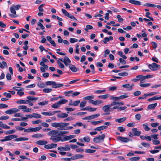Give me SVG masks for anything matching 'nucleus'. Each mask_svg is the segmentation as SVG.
<instances>
[{"instance_id": "f257e3e1", "label": "nucleus", "mask_w": 161, "mask_h": 161, "mask_svg": "<svg viewBox=\"0 0 161 161\" xmlns=\"http://www.w3.org/2000/svg\"><path fill=\"white\" fill-rule=\"evenodd\" d=\"M59 131L58 130H53L50 131L48 133V135L51 136L50 139L54 142H56L59 141L63 142V139L58 135Z\"/></svg>"}, {"instance_id": "f03ea898", "label": "nucleus", "mask_w": 161, "mask_h": 161, "mask_svg": "<svg viewBox=\"0 0 161 161\" xmlns=\"http://www.w3.org/2000/svg\"><path fill=\"white\" fill-rule=\"evenodd\" d=\"M105 135L103 134L101 135H99L97 136L94 137L93 139V142L96 143H99L104 141Z\"/></svg>"}, {"instance_id": "7ed1b4c3", "label": "nucleus", "mask_w": 161, "mask_h": 161, "mask_svg": "<svg viewBox=\"0 0 161 161\" xmlns=\"http://www.w3.org/2000/svg\"><path fill=\"white\" fill-rule=\"evenodd\" d=\"M46 85H52L54 88L60 87L63 86V85L61 84H57L56 82L51 81H47L46 82Z\"/></svg>"}, {"instance_id": "20e7f679", "label": "nucleus", "mask_w": 161, "mask_h": 161, "mask_svg": "<svg viewBox=\"0 0 161 161\" xmlns=\"http://www.w3.org/2000/svg\"><path fill=\"white\" fill-rule=\"evenodd\" d=\"M10 9L12 14H9L8 15L11 18H15L18 16V15L16 14L15 10L12 6L10 7Z\"/></svg>"}, {"instance_id": "39448f33", "label": "nucleus", "mask_w": 161, "mask_h": 161, "mask_svg": "<svg viewBox=\"0 0 161 161\" xmlns=\"http://www.w3.org/2000/svg\"><path fill=\"white\" fill-rule=\"evenodd\" d=\"M26 98V103H28L31 106L33 105V103L31 102V101H36L38 99V97H32L31 96H29L27 97Z\"/></svg>"}, {"instance_id": "423d86ee", "label": "nucleus", "mask_w": 161, "mask_h": 161, "mask_svg": "<svg viewBox=\"0 0 161 161\" xmlns=\"http://www.w3.org/2000/svg\"><path fill=\"white\" fill-rule=\"evenodd\" d=\"M61 11L65 15L67 16L68 18L75 20V21H77V19L75 18V17L72 15L70 14L67 11L64 9L62 8Z\"/></svg>"}, {"instance_id": "0eeeda50", "label": "nucleus", "mask_w": 161, "mask_h": 161, "mask_svg": "<svg viewBox=\"0 0 161 161\" xmlns=\"http://www.w3.org/2000/svg\"><path fill=\"white\" fill-rule=\"evenodd\" d=\"M42 129V127L41 126L37 127L35 128H30L27 129V130H25V131H26V132L29 133L31 132H36Z\"/></svg>"}, {"instance_id": "6e6552de", "label": "nucleus", "mask_w": 161, "mask_h": 161, "mask_svg": "<svg viewBox=\"0 0 161 161\" xmlns=\"http://www.w3.org/2000/svg\"><path fill=\"white\" fill-rule=\"evenodd\" d=\"M149 68L153 71H156L157 70V68H160V65L157 64L155 63H153L152 64H149L148 65Z\"/></svg>"}, {"instance_id": "1a4fd4ad", "label": "nucleus", "mask_w": 161, "mask_h": 161, "mask_svg": "<svg viewBox=\"0 0 161 161\" xmlns=\"http://www.w3.org/2000/svg\"><path fill=\"white\" fill-rule=\"evenodd\" d=\"M19 111V110L17 108H12L5 111V113L7 114H11Z\"/></svg>"}, {"instance_id": "9d476101", "label": "nucleus", "mask_w": 161, "mask_h": 161, "mask_svg": "<svg viewBox=\"0 0 161 161\" xmlns=\"http://www.w3.org/2000/svg\"><path fill=\"white\" fill-rule=\"evenodd\" d=\"M19 109H21L24 112H30L31 111V109L27 108L26 106L25 105H20L18 106Z\"/></svg>"}, {"instance_id": "9b49d317", "label": "nucleus", "mask_w": 161, "mask_h": 161, "mask_svg": "<svg viewBox=\"0 0 161 161\" xmlns=\"http://www.w3.org/2000/svg\"><path fill=\"white\" fill-rule=\"evenodd\" d=\"M58 149L60 151H69L70 148L69 145H66L64 147H58Z\"/></svg>"}, {"instance_id": "f8f14e48", "label": "nucleus", "mask_w": 161, "mask_h": 161, "mask_svg": "<svg viewBox=\"0 0 161 161\" xmlns=\"http://www.w3.org/2000/svg\"><path fill=\"white\" fill-rule=\"evenodd\" d=\"M64 63L66 66H68L69 65V64H70L71 61L69 58L67 56H65L63 59Z\"/></svg>"}, {"instance_id": "ddd939ff", "label": "nucleus", "mask_w": 161, "mask_h": 161, "mask_svg": "<svg viewBox=\"0 0 161 161\" xmlns=\"http://www.w3.org/2000/svg\"><path fill=\"white\" fill-rule=\"evenodd\" d=\"M80 110H87L89 112H92L96 110L97 108H92L90 106H86L84 108H81Z\"/></svg>"}, {"instance_id": "4468645a", "label": "nucleus", "mask_w": 161, "mask_h": 161, "mask_svg": "<svg viewBox=\"0 0 161 161\" xmlns=\"http://www.w3.org/2000/svg\"><path fill=\"white\" fill-rule=\"evenodd\" d=\"M94 95H92L90 96H87L86 97H85L83 98V99L84 100H88V102L92 104V101H93L92 99H93L94 98Z\"/></svg>"}, {"instance_id": "2eb2a0df", "label": "nucleus", "mask_w": 161, "mask_h": 161, "mask_svg": "<svg viewBox=\"0 0 161 161\" xmlns=\"http://www.w3.org/2000/svg\"><path fill=\"white\" fill-rule=\"evenodd\" d=\"M57 144L55 143H52L50 144L46 145H45L44 147L47 149H49L53 148H54L57 147Z\"/></svg>"}, {"instance_id": "dca6fc26", "label": "nucleus", "mask_w": 161, "mask_h": 161, "mask_svg": "<svg viewBox=\"0 0 161 161\" xmlns=\"http://www.w3.org/2000/svg\"><path fill=\"white\" fill-rule=\"evenodd\" d=\"M118 139L122 142H127L130 141V139L126 137L119 136L117 137Z\"/></svg>"}, {"instance_id": "f3484780", "label": "nucleus", "mask_w": 161, "mask_h": 161, "mask_svg": "<svg viewBox=\"0 0 161 161\" xmlns=\"http://www.w3.org/2000/svg\"><path fill=\"white\" fill-rule=\"evenodd\" d=\"M132 132L133 133L134 136H139L141 133L140 131L137 130V128H134L132 130Z\"/></svg>"}, {"instance_id": "a211bd4d", "label": "nucleus", "mask_w": 161, "mask_h": 161, "mask_svg": "<svg viewBox=\"0 0 161 161\" xmlns=\"http://www.w3.org/2000/svg\"><path fill=\"white\" fill-rule=\"evenodd\" d=\"M110 108L111 107L109 104L105 105L102 107V110L104 111L105 112H107L108 111H111V109H110Z\"/></svg>"}, {"instance_id": "6ab92c4d", "label": "nucleus", "mask_w": 161, "mask_h": 161, "mask_svg": "<svg viewBox=\"0 0 161 161\" xmlns=\"http://www.w3.org/2000/svg\"><path fill=\"white\" fill-rule=\"evenodd\" d=\"M84 157V155H83L78 154L73 156H72V158H73V160H76L78 159L83 158Z\"/></svg>"}, {"instance_id": "aec40b11", "label": "nucleus", "mask_w": 161, "mask_h": 161, "mask_svg": "<svg viewBox=\"0 0 161 161\" xmlns=\"http://www.w3.org/2000/svg\"><path fill=\"white\" fill-rule=\"evenodd\" d=\"M18 137V136L17 135H10L7 136H6L5 137L6 141H10L12 139L14 138H16Z\"/></svg>"}, {"instance_id": "412c9836", "label": "nucleus", "mask_w": 161, "mask_h": 161, "mask_svg": "<svg viewBox=\"0 0 161 161\" xmlns=\"http://www.w3.org/2000/svg\"><path fill=\"white\" fill-rule=\"evenodd\" d=\"M52 127L55 128H61L62 127V122L57 123L55 122L52 123L51 124Z\"/></svg>"}, {"instance_id": "4be33fe9", "label": "nucleus", "mask_w": 161, "mask_h": 161, "mask_svg": "<svg viewBox=\"0 0 161 161\" xmlns=\"http://www.w3.org/2000/svg\"><path fill=\"white\" fill-rule=\"evenodd\" d=\"M69 67L70 70L73 72H75L77 71V68L73 64H69Z\"/></svg>"}, {"instance_id": "5701e85b", "label": "nucleus", "mask_w": 161, "mask_h": 161, "mask_svg": "<svg viewBox=\"0 0 161 161\" xmlns=\"http://www.w3.org/2000/svg\"><path fill=\"white\" fill-rule=\"evenodd\" d=\"M69 123H66L62 122V127L58 128V130H65V128H66L65 126L68 125Z\"/></svg>"}, {"instance_id": "b1692460", "label": "nucleus", "mask_w": 161, "mask_h": 161, "mask_svg": "<svg viewBox=\"0 0 161 161\" xmlns=\"http://www.w3.org/2000/svg\"><path fill=\"white\" fill-rule=\"evenodd\" d=\"M129 2L130 3L134 4L136 5H141V3L138 1L134 0H130Z\"/></svg>"}, {"instance_id": "393cba45", "label": "nucleus", "mask_w": 161, "mask_h": 161, "mask_svg": "<svg viewBox=\"0 0 161 161\" xmlns=\"http://www.w3.org/2000/svg\"><path fill=\"white\" fill-rule=\"evenodd\" d=\"M91 102L92 104L94 105H99L103 103V101L100 100H97L95 101H92Z\"/></svg>"}, {"instance_id": "a878e982", "label": "nucleus", "mask_w": 161, "mask_h": 161, "mask_svg": "<svg viewBox=\"0 0 161 161\" xmlns=\"http://www.w3.org/2000/svg\"><path fill=\"white\" fill-rule=\"evenodd\" d=\"M69 113V112H67V114L62 113L61 114H58L57 116L59 118H65L68 117V114Z\"/></svg>"}, {"instance_id": "bb28decb", "label": "nucleus", "mask_w": 161, "mask_h": 161, "mask_svg": "<svg viewBox=\"0 0 161 161\" xmlns=\"http://www.w3.org/2000/svg\"><path fill=\"white\" fill-rule=\"evenodd\" d=\"M108 127L107 126L103 125L96 128L94 129V130L95 131H99L106 129Z\"/></svg>"}, {"instance_id": "cd10ccee", "label": "nucleus", "mask_w": 161, "mask_h": 161, "mask_svg": "<svg viewBox=\"0 0 161 161\" xmlns=\"http://www.w3.org/2000/svg\"><path fill=\"white\" fill-rule=\"evenodd\" d=\"M75 135H69L68 136H66L65 137H64L63 139V142L69 140L70 139H71L72 138H74L75 137Z\"/></svg>"}, {"instance_id": "c85d7f7f", "label": "nucleus", "mask_w": 161, "mask_h": 161, "mask_svg": "<svg viewBox=\"0 0 161 161\" xmlns=\"http://www.w3.org/2000/svg\"><path fill=\"white\" fill-rule=\"evenodd\" d=\"M140 137L141 139L142 140H147L149 141H150L152 140L151 137L150 136H140Z\"/></svg>"}, {"instance_id": "c756f323", "label": "nucleus", "mask_w": 161, "mask_h": 161, "mask_svg": "<svg viewBox=\"0 0 161 161\" xmlns=\"http://www.w3.org/2000/svg\"><path fill=\"white\" fill-rule=\"evenodd\" d=\"M47 143V141L45 140H39L36 142V143L37 144L41 145H45Z\"/></svg>"}, {"instance_id": "7c9ffc66", "label": "nucleus", "mask_w": 161, "mask_h": 161, "mask_svg": "<svg viewBox=\"0 0 161 161\" xmlns=\"http://www.w3.org/2000/svg\"><path fill=\"white\" fill-rule=\"evenodd\" d=\"M44 136V135L41 134H39V133H36L35 134L32 135V137L34 138H42Z\"/></svg>"}, {"instance_id": "2f4dec72", "label": "nucleus", "mask_w": 161, "mask_h": 161, "mask_svg": "<svg viewBox=\"0 0 161 161\" xmlns=\"http://www.w3.org/2000/svg\"><path fill=\"white\" fill-rule=\"evenodd\" d=\"M113 40V37L112 36H109V37H107L105 38L103 40V42L104 44H106L107 42H109L110 40Z\"/></svg>"}, {"instance_id": "473e14b6", "label": "nucleus", "mask_w": 161, "mask_h": 161, "mask_svg": "<svg viewBox=\"0 0 161 161\" xmlns=\"http://www.w3.org/2000/svg\"><path fill=\"white\" fill-rule=\"evenodd\" d=\"M29 139L27 137H21L16 138L14 139V141L16 142H19L23 141H28Z\"/></svg>"}, {"instance_id": "72a5a7b5", "label": "nucleus", "mask_w": 161, "mask_h": 161, "mask_svg": "<svg viewBox=\"0 0 161 161\" xmlns=\"http://www.w3.org/2000/svg\"><path fill=\"white\" fill-rule=\"evenodd\" d=\"M126 117H123L119 119H116L115 121L119 123H121L124 122L126 119Z\"/></svg>"}, {"instance_id": "f704fd0d", "label": "nucleus", "mask_w": 161, "mask_h": 161, "mask_svg": "<svg viewBox=\"0 0 161 161\" xmlns=\"http://www.w3.org/2000/svg\"><path fill=\"white\" fill-rule=\"evenodd\" d=\"M161 99V96L159 97H157V96H154L153 97L147 99L148 101H151L153 100H156Z\"/></svg>"}, {"instance_id": "c9c22d12", "label": "nucleus", "mask_w": 161, "mask_h": 161, "mask_svg": "<svg viewBox=\"0 0 161 161\" xmlns=\"http://www.w3.org/2000/svg\"><path fill=\"white\" fill-rule=\"evenodd\" d=\"M110 97V95L108 94H106L99 96L98 97V98H101L103 99H106L108 98V97Z\"/></svg>"}, {"instance_id": "e433bc0d", "label": "nucleus", "mask_w": 161, "mask_h": 161, "mask_svg": "<svg viewBox=\"0 0 161 161\" xmlns=\"http://www.w3.org/2000/svg\"><path fill=\"white\" fill-rule=\"evenodd\" d=\"M0 127L7 129H9L10 128L9 126H8L7 125L2 123V122L0 121Z\"/></svg>"}, {"instance_id": "4c0bfd02", "label": "nucleus", "mask_w": 161, "mask_h": 161, "mask_svg": "<svg viewBox=\"0 0 161 161\" xmlns=\"http://www.w3.org/2000/svg\"><path fill=\"white\" fill-rule=\"evenodd\" d=\"M157 103H155L153 104H152L148 105L147 107V108L149 109H154L157 105Z\"/></svg>"}, {"instance_id": "58836bf2", "label": "nucleus", "mask_w": 161, "mask_h": 161, "mask_svg": "<svg viewBox=\"0 0 161 161\" xmlns=\"http://www.w3.org/2000/svg\"><path fill=\"white\" fill-rule=\"evenodd\" d=\"M37 86L40 88H44L46 86V84L40 81L37 84Z\"/></svg>"}, {"instance_id": "ea45409f", "label": "nucleus", "mask_w": 161, "mask_h": 161, "mask_svg": "<svg viewBox=\"0 0 161 161\" xmlns=\"http://www.w3.org/2000/svg\"><path fill=\"white\" fill-rule=\"evenodd\" d=\"M41 114L43 115L50 116L53 115L52 112L50 111L48 112H43L41 113Z\"/></svg>"}, {"instance_id": "a19ab883", "label": "nucleus", "mask_w": 161, "mask_h": 161, "mask_svg": "<svg viewBox=\"0 0 161 161\" xmlns=\"http://www.w3.org/2000/svg\"><path fill=\"white\" fill-rule=\"evenodd\" d=\"M100 116V114H95L88 116L89 119H92L96 118Z\"/></svg>"}, {"instance_id": "79ce46f5", "label": "nucleus", "mask_w": 161, "mask_h": 161, "mask_svg": "<svg viewBox=\"0 0 161 161\" xmlns=\"http://www.w3.org/2000/svg\"><path fill=\"white\" fill-rule=\"evenodd\" d=\"M68 102V100L64 99H63L61 100L58 101V103L60 106L61 105L65 104Z\"/></svg>"}, {"instance_id": "37998d69", "label": "nucleus", "mask_w": 161, "mask_h": 161, "mask_svg": "<svg viewBox=\"0 0 161 161\" xmlns=\"http://www.w3.org/2000/svg\"><path fill=\"white\" fill-rule=\"evenodd\" d=\"M3 65L5 67H7V64L4 61H2V63H1L0 62V67L2 69H3L4 68V67L3 66Z\"/></svg>"}, {"instance_id": "c03bdc74", "label": "nucleus", "mask_w": 161, "mask_h": 161, "mask_svg": "<svg viewBox=\"0 0 161 161\" xmlns=\"http://www.w3.org/2000/svg\"><path fill=\"white\" fill-rule=\"evenodd\" d=\"M122 86L124 88H126L129 89V90H131L132 89V86H130V85L129 84L123 85H122Z\"/></svg>"}, {"instance_id": "a18cd8bd", "label": "nucleus", "mask_w": 161, "mask_h": 161, "mask_svg": "<svg viewBox=\"0 0 161 161\" xmlns=\"http://www.w3.org/2000/svg\"><path fill=\"white\" fill-rule=\"evenodd\" d=\"M60 106L58 102H57L56 103L53 104L51 106V107L52 108H59L60 107Z\"/></svg>"}, {"instance_id": "49530a36", "label": "nucleus", "mask_w": 161, "mask_h": 161, "mask_svg": "<svg viewBox=\"0 0 161 161\" xmlns=\"http://www.w3.org/2000/svg\"><path fill=\"white\" fill-rule=\"evenodd\" d=\"M142 126L144 127V129L146 131H148L150 130V128L148 127L147 124H143Z\"/></svg>"}, {"instance_id": "de8ad7c7", "label": "nucleus", "mask_w": 161, "mask_h": 161, "mask_svg": "<svg viewBox=\"0 0 161 161\" xmlns=\"http://www.w3.org/2000/svg\"><path fill=\"white\" fill-rule=\"evenodd\" d=\"M140 159V158L138 157H135L129 158V160L131 161H137Z\"/></svg>"}, {"instance_id": "09e8293b", "label": "nucleus", "mask_w": 161, "mask_h": 161, "mask_svg": "<svg viewBox=\"0 0 161 161\" xmlns=\"http://www.w3.org/2000/svg\"><path fill=\"white\" fill-rule=\"evenodd\" d=\"M48 102L47 101H44L42 102H39L38 103V104L39 105H45L48 103Z\"/></svg>"}, {"instance_id": "8fccbe9b", "label": "nucleus", "mask_w": 161, "mask_h": 161, "mask_svg": "<svg viewBox=\"0 0 161 161\" xmlns=\"http://www.w3.org/2000/svg\"><path fill=\"white\" fill-rule=\"evenodd\" d=\"M45 5V4H42L40 5L38 8V10L40 12H42L43 11L44 9L42 8L44 7Z\"/></svg>"}, {"instance_id": "3c124183", "label": "nucleus", "mask_w": 161, "mask_h": 161, "mask_svg": "<svg viewBox=\"0 0 161 161\" xmlns=\"http://www.w3.org/2000/svg\"><path fill=\"white\" fill-rule=\"evenodd\" d=\"M106 91V90L105 89L103 90H97L95 91L94 92V93H97V94H101L102 92H104Z\"/></svg>"}, {"instance_id": "603ef678", "label": "nucleus", "mask_w": 161, "mask_h": 161, "mask_svg": "<svg viewBox=\"0 0 161 161\" xmlns=\"http://www.w3.org/2000/svg\"><path fill=\"white\" fill-rule=\"evenodd\" d=\"M86 103H87V102L86 101H83L81 102L80 103V107L81 108H83L86 106Z\"/></svg>"}, {"instance_id": "864d4df0", "label": "nucleus", "mask_w": 161, "mask_h": 161, "mask_svg": "<svg viewBox=\"0 0 161 161\" xmlns=\"http://www.w3.org/2000/svg\"><path fill=\"white\" fill-rule=\"evenodd\" d=\"M15 128L17 130H19L21 131L24 130L25 132H26V131H25V130H27V129H25L24 128H23L19 126H16Z\"/></svg>"}, {"instance_id": "5fc2aeb1", "label": "nucleus", "mask_w": 161, "mask_h": 161, "mask_svg": "<svg viewBox=\"0 0 161 161\" xmlns=\"http://www.w3.org/2000/svg\"><path fill=\"white\" fill-rule=\"evenodd\" d=\"M52 91L51 88H45L43 89V91L45 93H49L51 92Z\"/></svg>"}, {"instance_id": "6e6d98bb", "label": "nucleus", "mask_w": 161, "mask_h": 161, "mask_svg": "<svg viewBox=\"0 0 161 161\" xmlns=\"http://www.w3.org/2000/svg\"><path fill=\"white\" fill-rule=\"evenodd\" d=\"M33 118H35L36 119L39 118H41L42 116L40 114L36 113H33Z\"/></svg>"}, {"instance_id": "4d7b16f0", "label": "nucleus", "mask_w": 161, "mask_h": 161, "mask_svg": "<svg viewBox=\"0 0 161 161\" xmlns=\"http://www.w3.org/2000/svg\"><path fill=\"white\" fill-rule=\"evenodd\" d=\"M144 6L147 7H156V5L153 4L146 3L144 4Z\"/></svg>"}, {"instance_id": "13d9d810", "label": "nucleus", "mask_w": 161, "mask_h": 161, "mask_svg": "<svg viewBox=\"0 0 161 161\" xmlns=\"http://www.w3.org/2000/svg\"><path fill=\"white\" fill-rule=\"evenodd\" d=\"M110 98L111 100H114V101H116L119 99V97H114L113 96H110L109 97Z\"/></svg>"}, {"instance_id": "bf43d9fd", "label": "nucleus", "mask_w": 161, "mask_h": 161, "mask_svg": "<svg viewBox=\"0 0 161 161\" xmlns=\"http://www.w3.org/2000/svg\"><path fill=\"white\" fill-rule=\"evenodd\" d=\"M150 83L141 84H140V86L142 87H146L150 86Z\"/></svg>"}, {"instance_id": "052dcab7", "label": "nucleus", "mask_w": 161, "mask_h": 161, "mask_svg": "<svg viewBox=\"0 0 161 161\" xmlns=\"http://www.w3.org/2000/svg\"><path fill=\"white\" fill-rule=\"evenodd\" d=\"M16 103L19 104H26V100H19L16 101Z\"/></svg>"}, {"instance_id": "680f3d73", "label": "nucleus", "mask_w": 161, "mask_h": 161, "mask_svg": "<svg viewBox=\"0 0 161 161\" xmlns=\"http://www.w3.org/2000/svg\"><path fill=\"white\" fill-rule=\"evenodd\" d=\"M96 151L90 149H87L85 151V152L87 153H93L95 152Z\"/></svg>"}, {"instance_id": "e2e57ef3", "label": "nucleus", "mask_w": 161, "mask_h": 161, "mask_svg": "<svg viewBox=\"0 0 161 161\" xmlns=\"http://www.w3.org/2000/svg\"><path fill=\"white\" fill-rule=\"evenodd\" d=\"M141 144L142 146L145 147H150V144L149 143L144 142H142L141 143Z\"/></svg>"}, {"instance_id": "0e129e2a", "label": "nucleus", "mask_w": 161, "mask_h": 161, "mask_svg": "<svg viewBox=\"0 0 161 161\" xmlns=\"http://www.w3.org/2000/svg\"><path fill=\"white\" fill-rule=\"evenodd\" d=\"M12 6L14 8L15 10H18L19 9V8L21 7V5H14Z\"/></svg>"}, {"instance_id": "69168bd1", "label": "nucleus", "mask_w": 161, "mask_h": 161, "mask_svg": "<svg viewBox=\"0 0 161 161\" xmlns=\"http://www.w3.org/2000/svg\"><path fill=\"white\" fill-rule=\"evenodd\" d=\"M84 140L85 142H89L90 141V137L88 136H85L84 137Z\"/></svg>"}, {"instance_id": "338daca9", "label": "nucleus", "mask_w": 161, "mask_h": 161, "mask_svg": "<svg viewBox=\"0 0 161 161\" xmlns=\"http://www.w3.org/2000/svg\"><path fill=\"white\" fill-rule=\"evenodd\" d=\"M117 18L118 19V21L119 22L122 23L123 21V18L121 17L120 15H117Z\"/></svg>"}, {"instance_id": "774afa93", "label": "nucleus", "mask_w": 161, "mask_h": 161, "mask_svg": "<svg viewBox=\"0 0 161 161\" xmlns=\"http://www.w3.org/2000/svg\"><path fill=\"white\" fill-rule=\"evenodd\" d=\"M57 63L58 64L59 66L62 69H64V66L63 64L61 63L60 61H57Z\"/></svg>"}]
</instances>
